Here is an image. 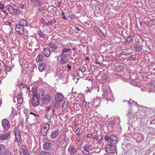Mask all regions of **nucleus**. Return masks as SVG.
<instances>
[{"label": "nucleus", "instance_id": "nucleus-57", "mask_svg": "<svg viewBox=\"0 0 155 155\" xmlns=\"http://www.w3.org/2000/svg\"><path fill=\"white\" fill-rule=\"evenodd\" d=\"M96 64H100V65H102V64L103 63L101 62V63H100V62H99V61H98L97 60H96Z\"/></svg>", "mask_w": 155, "mask_h": 155}, {"label": "nucleus", "instance_id": "nucleus-41", "mask_svg": "<svg viewBox=\"0 0 155 155\" xmlns=\"http://www.w3.org/2000/svg\"><path fill=\"white\" fill-rule=\"evenodd\" d=\"M79 69L82 72H83L85 71V68L84 66H81L80 67Z\"/></svg>", "mask_w": 155, "mask_h": 155}, {"label": "nucleus", "instance_id": "nucleus-35", "mask_svg": "<svg viewBox=\"0 0 155 155\" xmlns=\"http://www.w3.org/2000/svg\"><path fill=\"white\" fill-rule=\"evenodd\" d=\"M100 30L97 27H94L93 29L94 32V35L97 34L98 32L100 31Z\"/></svg>", "mask_w": 155, "mask_h": 155}, {"label": "nucleus", "instance_id": "nucleus-6", "mask_svg": "<svg viewBox=\"0 0 155 155\" xmlns=\"http://www.w3.org/2000/svg\"><path fill=\"white\" fill-rule=\"evenodd\" d=\"M40 96L38 94L33 95L31 103L33 107L38 106L40 103Z\"/></svg>", "mask_w": 155, "mask_h": 155}, {"label": "nucleus", "instance_id": "nucleus-64", "mask_svg": "<svg viewBox=\"0 0 155 155\" xmlns=\"http://www.w3.org/2000/svg\"><path fill=\"white\" fill-rule=\"evenodd\" d=\"M87 149L88 150H89L91 149V147L90 146H88L87 147H86Z\"/></svg>", "mask_w": 155, "mask_h": 155}, {"label": "nucleus", "instance_id": "nucleus-33", "mask_svg": "<svg viewBox=\"0 0 155 155\" xmlns=\"http://www.w3.org/2000/svg\"><path fill=\"white\" fill-rule=\"evenodd\" d=\"M22 155H30L29 151L28 149H25L23 151H22Z\"/></svg>", "mask_w": 155, "mask_h": 155}, {"label": "nucleus", "instance_id": "nucleus-31", "mask_svg": "<svg viewBox=\"0 0 155 155\" xmlns=\"http://www.w3.org/2000/svg\"><path fill=\"white\" fill-rule=\"evenodd\" d=\"M44 58V56L42 55H38L36 59V61L38 62L41 61Z\"/></svg>", "mask_w": 155, "mask_h": 155}, {"label": "nucleus", "instance_id": "nucleus-39", "mask_svg": "<svg viewBox=\"0 0 155 155\" xmlns=\"http://www.w3.org/2000/svg\"><path fill=\"white\" fill-rule=\"evenodd\" d=\"M39 155H51V154L48 152L41 151Z\"/></svg>", "mask_w": 155, "mask_h": 155}, {"label": "nucleus", "instance_id": "nucleus-60", "mask_svg": "<svg viewBox=\"0 0 155 155\" xmlns=\"http://www.w3.org/2000/svg\"><path fill=\"white\" fill-rule=\"evenodd\" d=\"M22 86L23 87V88L26 87L28 85H27L26 84H22Z\"/></svg>", "mask_w": 155, "mask_h": 155}, {"label": "nucleus", "instance_id": "nucleus-32", "mask_svg": "<svg viewBox=\"0 0 155 155\" xmlns=\"http://www.w3.org/2000/svg\"><path fill=\"white\" fill-rule=\"evenodd\" d=\"M123 150V152L124 153H126L129 151V149L127 148V147L124 145H123L122 147Z\"/></svg>", "mask_w": 155, "mask_h": 155}, {"label": "nucleus", "instance_id": "nucleus-46", "mask_svg": "<svg viewBox=\"0 0 155 155\" xmlns=\"http://www.w3.org/2000/svg\"><path fill=\"white\" fill-rule=\"evenodd\" d=\"M134 48L136 50H137L139 51H140L141 49V47L138 46L134 47Z\"/></svg>", "mask_w": 155, "mask_h": 155}, {"label": "nucleus", "instance_id": "nucleus-56", "mask_svg": "<svg viewBox=\"0 0 155 155\" xmlns=\"http://www.w3.org/2000/svg\"><path fill=\"white\" fill-rule=\"evenodd\" d=\"M54 106L56 107H59L60 104L59 103H55L54 104Z\"/></svg>", "mask_w": 155, "mask_h": 155}, {"label": "nucleus", "instance_id": "nucleus-3", "mask_svg": "<svg viewBox=\"0 0 155 155\" xmlns=\"http://www.w3.org/2000/svg\"><path fill=\"white\" fill-rule=\"evenodd\" d=\"M15 27L16 32L19 35H23L25 32H27V31L24 28V27L20 25L19 24H16Z\"/></svg>", "mask_w": 155, "mask_h": 155}, {"label": "nucleus", "instance_id": "nucleus-61", "mask_svg": "<svg viewBox=\"0 0 155 155\" xmlns=\"http://www.w3.org/2000/svg\"><path fill=\"white\" fill-rule=\"evenodd\" d=\"M119 59V57H116L115 58H114L113 59V60L114 61H115L116 60H118Z\"/></svg>", "mask_w": 155, "mask_h": 155}, {"label": "nucleus", "instance_id": "nucleus-5", "mask_svg": "<svg viewBox=\"0 0 155 155\" xmlns=\"http://www.w3.org/2000/svg\"><path fill=\"white\" fill-rule=\"evenodd\" d=\"M45 93V91H43L41 94L42 97H41V100L43 104H47L50 101L51 98L48 94H46L44 96Z\"/></svg>", "mask_w": 155, "mask_h": 155}, {"label": "nucleus", "instance_id": "nucleus-47", "mask_svg": "<svg viewBox=\"0 0 155 155\" xmlns=\"http://www.w3.org/2000/svg\"><path fill=\"white\" fill-rule=\"evenodd\" d=\"M135 60V58H134L133 57H131V56H130L127 58V60L131 61V60Z\"/></svg>", "mask_w": 155, "mask_h": 155}, {"label": "nucleus", "instance_id": "nucleus-45", "mask_svg": "<svg viewBox=\"0 0 155 155\" xmlns=\"http://www.w3.org/2000/svg\"><path fill=\"white\" fill-rule=\"evenodd\" d=\"M5 8L4 7V5L3 4H2L0 2V9L1 10H3L5 9Z\"/></svg>", "mask_w": 155, "mask_h": 155}, {"label": "nucleus", "instance_id": "nucleus-58", "mask_svg": "<svg viewBox=\"0 0 155 155\" xmlns=\"http://www.w3.org/2000/svg\"><path fill=\"white\" fill-rule=\"evenodd\" d=\"M87 102L86 101H84L82 103V105L84 106H85L87 104Z\"/></svg>", "mask_w": 155, "mask_h": 155}, {"label": "nucleus", "instance_id": "nucleus-15", "mask_svg": "<svg viewBox=\"0 0 155 155\" xmlns=\"http://www.w3.org/2000/svg\"><path fill=\"white\" fill-rule=\"evenodd\" d=\"M71 53L72 51L71 49L64 48L62 50L61 54H66V56H69L71 55Z\"/></svg>", "mask_w": 155, "mask_h": 155}, {"label": "nucleus", "instance_id": "nucleus-30", "mask_svg": "<svg viewBox=\"0 0 155 155\" xmlns=\"http://www.w3.org/2000/svg\"><path fill=\"white\" fill-rule=\"evenodd\" d=\"M37 34L38 35L39 37L41 38H44L45 36V35L41 31H38Z\"/></svg>", "mask_w": 155, "mask_h": 155}, {"label": "nucleus", "instance_id": "nucleus-22", "mask_svg": "<svg viewBox=\"0 0 155 155\" xmlns=\"http://www.w3.org/2000/svg\"><path fill=\"white\" fill-rule=\"evenodd\" d=\"M59 132L57 130H55L52 132L51 134V138L52 139H55L58 136Z\"/></svg>", "mask_w": 155, "mask_h": 155}, {"label": "nucleus", "instance_id": "nucleus-13", "mask_svg": "<svg viewBox=\"0 0 155 155\" xmlns=\"http://www.w3.org/2000/svg\"><path fill=\"white\" fill-rule=\"evenodd\" d=\"M60 57H61V60L60 61V64H63L67 62L68 59L66 54H61Z\"/></svg>", "mask_w": 155, "mask_h": 155}, {"label": "nucleus", "instance_id": "nucleus-54", "mask_svg": "<svg viewBox=\"0 0 155 155\" xmlns=\"http://www.w3.org/2000/svg\"><path fill=\"white\" fill-rule=\"evenodd\" d=\"M38 10L41 11H46V9H44L43 7H40L38 9Z\"/></svg>", "mask_w": 155, "mask_h": 155}, {"label": "nucleus", "instance_id": "nucleus-36", "mask_svg": "<svg viewBox=\"0 0 155 155\" xmlns=\"http://www.w3.org/2000/svg\"><path fill=\"white\" fill-rule=\"evenodd\" d=\"M133 40V38L131 36H129L126 39V41L129 43L132 42Z\"/></svg>", "mask_w": 155, "mask_h": 155}, {"label": "nucleus", "instance_id": "nucleus-28", "mask_svg": "<svg viewBox=\"0 0 155 155\" xmlns=\"http://www.w3.org/2000/svg\"><path fill=\"white\" fill-rule=\"evenodd\" d=\"M5 8L8 10L10 14L12 13V10L13 9V6L10 5H8L6 6Z\"/></svg>", "mask_w": 155, "mask_h": 155}, {"label": "nucleus", "instance_id": "nucleus-19", "mask_svg": "<svg viewBox=\"0 0 155 155\" xmlns=\"http://www.w3.org/2000/svg\"><path fill=\"white\" fill-rule=\"evenodd\" d=\"M43 148L44 150H46L50 149L51 148V143L47 142H44L43 144Z\"/></svg>", "mask_w": 155, "mask_h": 155}, {"label": "nucleus", "instance_id": "nucleus-2", "mask_svg": "<svg viewBox=\"0 0 155 155\" xmlns=\"http://www.w3.org/2000/svg\"><path fill=\"white\" fill-rule=\"evenodd\" d=\"M104 139L105 141H107L110 144H114L117 142V138L114 135H110V136L106 135L104 136Z\"/></svg>", "mask_w": 155, "mask_h": 155}, {"label": "nucleus", "instance_id": "nucleus-9", "mask_svg": "<svg viewBox=\"0 0 155 155\" xmlns=\"http://www.w3.org/2000/svg\"><path fill=\"white\" fill-rule=\"evenodd\" d=\"M2 124L5 130H7L10 127V123L8 120L6 119H4L2 120Z\"/></svg>", "mask_w": 155, "mask_h": 155}, {"label": "nucleus", "instance_id": "nucleus-26", "mask_svg": "<svg viewBox=\"0 0 155 155\" xmlns=\"http://www.w3.org/2000/svg\"><path fill=\"white\" fill-rule=\"evenodd\" d=\"M48 45L51 48H52L54 50L58 48L57 46L54 43H53L51 42H49L48 44Z\"/></svg>", "mask_w": 155, "mask_h": 155}, {"label": "nucleus", "instance_id": "nucleus-18", "mask_svg": "<svg viewBox=\"0 0 155 155\" xmlns=\"http://www.w3.org/2000/svg\"><path fill=\"white\" fill-rule=\"evenodd\" d=\"M10 134V133L8 132L5 134H0V140H3L7 139Z\"/></svg>", "mask_w": 155, "mask_h": 155}, {"label": "nucleus", "instance_id": "nucleus-50", "mask_svg": "<svg viewBox=\"0 0 155 155\" xmlns=\"http://www.w3.org/2000/svg\"><path fill=\"white\" fill-rule=\"evenodd\" d=\"M78 76L77 75H76L73 78V79L74 80H77V81H76V83H77V82L78 81V80H79V79L78 78Z\"/></svg>", "mask_w": 155, "mask_h": 155}, {"label": "nucleus", "instance_id": "nucleus-7", "mask_svg": "<svg viewBox=\"0 0 155 155\" xmlns=\"http://www.w3.org/2000/svg\"><path fill=\"white\" fill-rule=\"evenodd\" d=\"M105 151L109 153H114L116 150V147L114 145L108 144L105 147Z\"/></svg>", "mask_w": 155, "mask_h": 155}, {"label": "nucleus", "instance_id": "nucleus-16", "mask_svg": "<svg viewBox=\"0 0 155 155\" xmlns=\"http://www.w3.org/2000/svg\"><path fill=\"white\" fill-rule=\"evenodd\" d=\"M42 53L45 57H49L51 54V51L50 49L47 48H44Z\"/></svg>", "mask_w": 155, "mask_h": 155}, {"label": "nucleus", "instance_id": "nucleus-53", "mask_svg": "<svg viewBox=\"0 0 155 155\" xmlns=\"http://www.w3.org/2000/svg\"><path fill=\"white\" fill-rule=\"evenodd\" d=\"M88 138H91L93 136V135L92 134H88L86 136Z\"/></svg>", "mask_w": 155, "mask_h": 155}, {"label": "nucleus", "instance_id": "nucleus-49", "mask_svg": "<svg viewBox=\"0 0 155 155\" xmlns=\"http://www.w3.org/2000/svg\"><path fill=\"white\" fill-rule=\"evenodd\" d=\"M33 95H34V94H37V92L36 91V88H35L33 87Z\"/></svg>", "mask_w": 155, "mask_h": 155}, {"label": "nucleus", "instance_id": "nucleus-43", "mask_svg": "<svg viewBox=\"0 0 155 155\" xmlns=\"http://www.w3.org/2000/svg\"><path fill=\"white\" fill-rule=\"evenodd\" d=\"M117 68H119V69H118V70L117 71V72L121 71L123 70V67L120 65H119L118 66Z\"/></svg>", "mask_w": 155, "mask_h": 155}, {"label": "nucleus", "instance_id": "nucleus-59", "mask_svg": "<svg viewBox=\"0 0 155 155\" xmlns=\"http://www.w3.org/2000/svg\"><path fill=\"white\" fill-rule=\"evenodd\" d=\"M94 139H95L96 140H98V139L99 138L97 136L95 135L94 137Z\"/></svg>", "mask_w": 155, "mask_h": 155}, {"label": "nucleus", "instance_id": "nucleus-11", "mask_svg": "<svg viewBox=\"0 0 155 155\" xmlns=\"http://www.w3.org/2000/svg\"><path fill=\"white\" fill-rule=\"evenodd\" d=\"M14 133L15 136L16 140L18 142L21 141V137L20 132L16 127H15L14 129Z\"/></svg>", "mask_w": 155, "mask_h": 155}, {"label": "nucleus", "instance_id": "nucleus-63", "mask_svg": "<svg viewBox=\"0 0 155 155\" xmlns=\"http://www.w3.org/2000/svg\"><path fill=\"white\" fill-rule=\"evenodd\" d=\"M26 87L27 89V91H28L30 90V86H29L27 85Z\"/></svg>", "mask_w": 155, "mask_h": 155}, {"label": "nucleus", "instance_id": "nucleus-24", "mask_svg": "<svg viewBox=\"0 0 155 155\" xmlns=\"http://www.w3.org/2000/svg\"><path fill=\"white\" fill-rule=\"evenodd\" d=\"M12 13L10 14H14L15 15H18L20 14L21 11L20 10L15 9L13 7V9H12Z\"/></svg>", "mask_w": 155, "mask_h": 155}, {"label": "nucleus", "instance_id": "nucleus-1", "mask_svg": "<svg viewBox=\"0 0 155 155\" xmlns=\"http://www.w3.org/2000/svg\"><path fill=\"white\" fill-rule=\"evenodd\" d=\"M103 94V96L107 101L108 100L112 101L114 100L113 95L111 91L110 90L109 86L106 85L103 87L102 88Z\"/></svg>", "mask_w": 155, "mask_h": 155}, {"label": "nucleus", "instance_id": "nucleus-8", "mask_svg": "<svg viewBox=\"0 0 155 155\" xmlns=\"http://www.w3.org/2000/svg\"><path fill=\"white\" fill-rule=\"evenodd\" d=\"M68 151L71 155H76L77 151V149L75 145L71 143L69 146Z\"/></svg>", "mask_w": 155, "mask_h": 155}, {"label": "nucleus", "instance_id": "nucleus-52", "mask_svg": "<svg viewBox=\"0 0 155 155\" xmlns=\"http://www.w3.org/2000/svg\"><path fill=\"white\" fill-rule=\"evenodd\" d=\"M82 141L83 140L82 139H80L78 140V144H81L82 143Z\"/></svg>", "mask_w": 155, "mask_h": 155}, {"label": "nucleus", "instance_id": "nucleus-10", "mask_svg": "<svg viewBox=\"0 0 155 155\" xmlns=\"http://www.w3.org/2000/svg\"><path fill=\"white\" fill-rule=\"evenodd\" d=\"M9 152L8 149L5 148V145L0 144V155H7Z\"/></svg>", "mask_w": 155, "mask_h": 155}, {"label": "nucleus", "instance_id": "nucleus-62", "mask_svg": "<svg viewBox=\"0 0 155 155\" xmlns=\"http://www.w3.org/2000/svg\"><path fill=\"white\" fill-rule=\"evenodd\" d=\"M75 29L77 30V31H79L80 30L79 28L78 27H75Z\"/></svg>", "mask_w": 155, "mask_h": 155}, {"label": "nucleus", "instance_id": "nucleus-27", "mask_svg": "<svg viewBox=\"0 0 155 155\" xmlns=\"http://www.w3.org/2000/svg\"><path fill=\"white\" fill-rule=\"evenodd\" d=\"M83 149H84L82 151L84 155H89L90 153L89 152V150L87 149L86 147L85 146H84L83 147Z\"/></svg>", "mask_w": 155, "mask_h": 155}, {"label": "nucleus", "instance_id": "nucleus-25", "mask_svg": "<svg viewBox=\"0 0 155 155\" xmlns=\"http://www.w3.org/2000/svg\"><path fill=\"white\" fill-rule=\"evenodd\" d=\"M19 24L24 27H26L28 25L25 19H23L20 20V24Z\"/></svg>", "mask_w": 155, "mask_h": 155}, {"label": "nucleus", "instance_id": "nucleus-34", "mask_svg": "<svg viewBox=\"0 0 155 155\" xmlns=\"http://www.w3.org/2000/svg\"><path fill=\"white\" fill-rule=\"evenodd\" d=\"M45 116L46 118L48 120H50L51 117V113H49L48 112L45 114Z\"/></svg>", "mask_w": 155, "mask_h": 155}, {"label": "nucleus", "instance_id": "nucleus-4", "mask_svg": "<svg viewBox=\"0 0 155 155\" xmlns=\"http://www.w3.org/2000/svg\"><path fill=\"white\" fill-rule=\"evenodd\" d=\"M50 127V126L48 123L44 124L41 127V134L44 137L46 136Z\"/></svg>", "mask_w": 155, "mask_h": 155}, {"label": "nucleus", "instance_id": "nucleus-55", "mask_svg": "<svg viewBox=\"0 0 155 155\" xmlns=\"http://www.w3.org/2000/svg\"><path fill=\"white\" fill-rule=\"evenodd\" d=\"M67 66L68 68V71H69L70 70H71V66L69 64H67Z\"/></svg>", "mask_w": 155, "mask_h": 155}, {"label": "nucleus", "instance_id": "nucleus-29", "mask_svg": "<svg viewBox=\"0 0 155 155\" xmlns=\"http://www.w3.org/2000/svg\"><path fill=\"white\" fill-rule=\"evenodd\" d=\"M68 101H64L61 107L63 109H64V110H66L68 107Z\"/></svg>", "mask_w": 155, "mask_h": 155}, {"label": "nucleus", "instance_id": "nucleus-21", "mask_svg": "<svg viewBox=\"0 0 155 155\" xmlns=\"http://www.w3.org/2000/svg\"><path fill=\"white\" fill-rule=\"evenodd\" d=\"M17 101L18 103L20 104H21L23 102L22 94L21 92H20V94L18 95Z\"/></svg>", "mask_w": 155, "mask_h": 155}, {"label": "nucleus", "instance_id": "nucleus-37", "mask_svg": "<svg viewBox=\"0 0 155 155\" xmlns=\"http://www.w3.org/2000/svg\"><path fill=\"white\" fill-rule=\"evenodd\" d=\"M41 23L46 26H48V22H46V21L43 18H42L41 19Z\"/></svg>", "mask_w": 155, "mask_h": 155}, {"label": "nucleus", "instance_id": "nucleus-14", "mask_svg": "<svg viewBox=\"0 0 155 155\" xmlns=\"http://www.w3.org/2000/svg\"><path fill=\"white\" fill-rule=\"evenodd\" d=\"M54 99L56 102H60L63 100L64 96L61 93H58L56 95Z\"/></svg>", "mask_w": 155, "mask_h": 155}, {"label": "nucleus", "instance_id": "nucleus-12", "mask_svg": "<svg viewBox=\"0 0 155 155\" xmlns=\"http://www.w3.org/2000/svg\"><path fill=\"white\" fill-rule=\"evenodd\" d=\"M63 136L64 137L61 140L60 143V144L61 146H62V147L65 148L66 147L68 142H69V140L68 138L67 137L64 135H63Z\"/></svg>", "mask_w": 155, "mask_h": 155}, {"label": "nucleus", "instance_id": "nucleus-44", "mask_svg": "<svg viewBox=\"0 0 155 155\" xmlns=\"http://www.w3.org/2000/svg\"><path fill=\"white\" fill-rule=\"evenodd\" d=\"M30 114L34 115V116L35 117H38L39 116V114H37L34 113L33 112H31V111L30 112Z\"/></svg>", "mask_w": 155, "mask_h": 155}, {"label": "nucleus", "instance_id": "nucleus-38", "mask_svg": "<svg viewBox=\"0 0 155 155\" xmlns=\"http://www.w3.org/2000/svg\"><path fill=\"white\" fill-rule=\"evenodd\" d=\"M56 22V20L55 19H53V20L48 22V26L55 23Z\"/></svg>", "mask_w": 155, "mask_h": 155}, {"label": "nucleus", "instance_id": "nucleus-40", "mask_svg": "<svg viewBox=\"0 0 155 155\" xmlns=\"http://www.w3.org/2000/svg\"><path fill=\"white\" fill-rule=\"evenodd\" d=\"M5 70L8 72H10L12 70L11 68L7 65H5Z\"/></svg>", "mask_w": 155, "mask_h": 155}, {"label": "nucleus", "instance_id": "nucleus-23", "mask_svg": "<svg viewBox=\"0 0 155 155\" xmlns=\"http://www.w3.org/2000/svg\"><path fill=\"white\" fill-rule=\"evenodd\" d=\"M46 65L45 63H41L39 64L38 68L40 71L41 72L43 71Z\"/></svg>", "mask_w": 155, "mask_h": 155}, {"label": "nucleus", "instance_id": "nucleus-51", "mask_svg": "<svg viewBox=\"0 0 155 155\" xmlns=\"http://www.w3.org/2000/svg\"><path fill=\"white\" fill-rule=\"evenodd\" d=\"M129 54H127L125 52H122L121 53H120L119 54V55H125L126 56H127V55L129 56Z\"/></svg>", "mask_w": 155, "mask_h": 155}, {"label": "nucleus", "instance_id": "nucleus-17", "mask_svg": "<svg viewBox=\"0 0 155 155\" xmlns=\"http://www.w3.org/2000/svg\"><path fill=\"white\" fill-rule=\"evenodd\" d=\"M95 35L97 38L99 40L104 39L105 38V35L101 30L95 34Z\"/></svg>", "mask_w": 155, "mask_h": 155}, {"label": "nucleus", "instance_id": "nucleus-42", "mask_svg": "<svg viewBox=\"0 0 155 155\" xmlns=\"http://www.w3.org/2000/svg\"><path fill=\"white\" fill-rule=\"evenodd\" d=\"M102 79L104 81L106 82V80L107 79V78L106 74L103 75Z\"/></svg>", "mask_w": 155, "mask_h": 155}, {"label": "nucleus", "instance_id": "nucleus-20", "mask_svg": "<svg viewBox=\"0 0 155 155\" xmlns=\"http://www.w3.org/2000/svg\"><path fill=\"white\" fill-rule=\"evenodd\" d=\"M31 1L33 4L37 6H42V4L40 0H31Z\"/></svg>", "mask_w": 155, "mask_h": 155}, {"label": "nucleus", "instance_id": "nucleus-48", "mask_svg": "<svg viewBox=\"0 0 155 155\" xmlns=\"http://www.w3.org/2000/svg\"><path fill=\"white\" fill-rule=\"evenodd\" d=\"M17 85L18 86L20 90H21L23 88V87L22 85V84L21 83L19 84L18 85V84H17Z\"/></svg>", "mask_w": 155, "mask_h": 155}]
</instances>
